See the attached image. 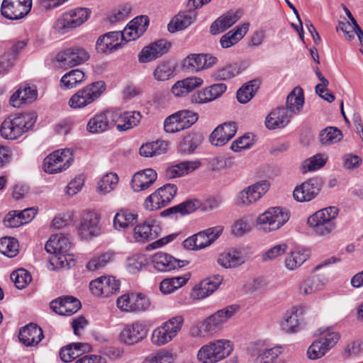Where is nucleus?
<instances>
[{
  "instance_id": "1",
  "label": "nucleus",
  "mask_w": 363,
  "mask_h": 363,
  "mask_svg": "<svg viewBox=\"0 0 363 363\" xmlns=\"http://www.w3.org/2000/svg\"><path fill=\"white\" fill-rule=\"evenodd\" d=\"M36 120L34 112L10 116L1 125V135L7 140H16L31 129Z\"/></svg>"
},
{
  "instance_id": "2",
  "label": "nucleus",
  "mask_w": 363,
  "mask_h": 363,
  "mask_svg": "<svg viewBox=\"0 0 363 363\" xmlns=\"http://www.w3.org/2000/svg\"><path fill=\"white\" fill-rule=\"evenodd\" d=\"M339 209L336 206H328L317 211L307 218V225L317 236H326L336 227L335 219Z\"/></svg>"
},
{
  "instance_id": "3",
  "label": "nucleus",
  "mask_w": 363,
  "mask_h": 363,
  "mask_svg": "<svg viewBox=\"0 0 363 363\" xmlns=\"http://www.w3.org/2000/svg\"><path fill=\"white\" fill-rule=\"evenodd\" d=\"M71 247L72 243L67 236L57 234L50 237L47 241L45 248L48 253L54 255L52 258L53 264H56L60 267L69 269L75 264V261L69 254Z\"/></svg>"
},
{
  "instance_id": "4",
  "label": "nucleus",
  "mask_w": 363,
  "mask_h": 363,
  "mask_svg": "<svg viewBox=\"0 0 363 363\" xmlns=\"http://www.w3.org/2000/svg\"><path fill=\"white\" fill-rule=\"evenodd\" d=\"M291 217L289 209L281 207H272L260 214L256 220L259 230L264 233L275 231L288 222Z\"/></svg>"
},
{
  "instance_id": "5",
  "label": "nucleus",
  "mask_w": 363,
  "mask_h": 363,
  "mask_svg": "<svg viewBox=\"0 0 363 363\" xmlns=\"http://www.w3.org/2000/svg\"><path fill=\"white\" fill-rule=\"evenodd\" d=\"M91 10L85 7L70 9L56 20L54 28L60 34H65L84 23L91 15Z\"/></svg>"
},
{
  "instance_id": "6",
  "label": "nucleus",
  "mask_w": 363,
  "mask_h": 363,
  "mask_svg": "<svg viewBox=\"0 0 363 363\" xmlns=\"http://www.w3.org/2000/svg\"><path fill=\"white\" fill-rule=\"evenodd\" d=\"M184 323L182 315L174 316L156 328L151 335V342L155 346H162L177 336Z\"/></svg>"
},
{
  "instance_id": "7",
  "label": "nucleus",
  "mask_w": 363,
  "mask_h": 363,
  "mask_svg": "<svg viewBox=\"0 0 363 363\" xmlns=\"http://www.w3.org/2000/svg\"><path fill=\"white\" fill-rule=\"evenodd\" d=\"M106 86L104 82L99 81L86 85L77 91L69 99L68 104L72 108H84L101 96L105 91Z\"/></svg>"
},
{
  "instance_id": "8",
  "label": "nucleus",
  "mask_w": 363,
  "mask_h": 363,
  "mask_svg": "<svg viewBox=\"0 0 363 363\" xmlns=\"http://www.w3.org/2000/svg\"><path fill=\"white\" fill-rule=\"evenodd\" d=\"M177 186L173 184H166L148 196L143 203L147 211H154L167 206L176 196Z\"/></svg>"
},
{
  "instance_id": "9",
  "label": "nucleus",
  "mask_w": 363,
  "mask_h": 363,
  "mask_svg": "<svg viewBox=\"0 0 363 363\" xmlns=\"http://www.w3.org/2000/svg\"><path fill=\"white\" fill-rule=\"evenodd\" d=\"M73 161V154L69 149L58 150L44 159L43 169L48 174H56L67 169Z\"/></svg>"
},
{
  "instance_id": "10",
  "label": "nucleus",
  "mask_w": 363,
  "mask_h": 363,
  "mask_svg": "<svg viewBox=\"0 0 363 363\" xmlns=\"http://www.w3.org/2000/svg\"><path fill=\"white\" fill-rule=\"evenodd\" d=\"M337 333L328 330L323 333L321 337L313 341L307 350V356L311 360L323 357L328 352L333 348L339 341Z\"/></svg>"
},
{
  "instance_id": "11",
  "label": "nucleus",
  "mask_w": 363,
  "mask_h": 363,
  "mask_svg": "<svg viewBox=\"0 0 363 363\" xmlns=\"http://www.w3.org/2000/svg\"><path fill=\"white\" fill-rule=\"evenodd\" d=\"M198 120V115L188 110H182L168 116L164 122V129L174 133L189 128Z\"/></svg>"
},
{
  "instance_id": "12",
  "label": "nucleus",
  "mask_w": 363,
  "mask_h": 363,
  "mask_svg": "<svg viewBox=\"0 0 363 363\" xmlns=\"http://www.w3.org/2000/svg\"><path fill=\"white\" fill-rule=\"evenodd\" d=\"M118 308L124 312L134 313L147 311L150 307L149 298L141 293L125 294L118 298Z\"/></svg>"
},
{
  "instance_id": "13",
  "label": "nucleus",
  "mask_w": 363,
  "mask_h": 363,
  "mask_svg": "<svg viewBox=\"0 0 363 363\" xmlns=\"http://www.w3.org/2000/svg\"><path fill=\"white\" fill-rule=\"evenodd\" d=\"M147 335V328L144 322L137 320L124 325L119 333V341L126 345H134L141 342Z\"/></svg>"
},
{
  "instance_id": "14",
  "label": "nucleus",
  "mask_w": 363,
  "mask_h": 363,
  "mask_svg": "<svg viewBox=\"0 0 363 363\" xmlns=\"http://www.w3.org/2000/svg\"><path fill=\"white\" fill-rule=\"evenodd\" d=\"M239 306L230 305L218 311L206 319V336H212L222 330V325L231 318L238 311Z\"/></svg>"
},
{
  "instance_id": "15",
  "label": "nucleus",
  "mask_w": 363,
  "mask_h": 363,
  "mask_svg": "<svg viewBox=\"0 0 363 363\" xmlns=\"http://www.w3.org/2000/svg\"><path fill=\"white\" fill-rule=\"evenodd\" d=\"M233 351V345L229 340L219 339L206 345V363H217Z\"/></svg>"
},
{
  "instance_id": "16",
  "label": "nucleus",
  "mask_w": 363,
  "mask_h": 363,
  "mask_svg": "<svg viewBox=\"0 0 363 363\" xmlns=\"http://www.w3.org/2000/svg\"><path fill=\"white\" fill-rule=\"evenodd\" d=\"M32 0H3L1 13L9 20H18L25 17L30 11Z\"/></svg>"
},
{
  "instance_id": "17",
  "label": "nucleus",
  "mask_w": 363,
  "mask_h": 363,
  "mask_svg": "<svg viewBox=\"0 0 363 363\" xmlns=\"http://www.w3.org/2000/svg\"><path fill=\"white\" fill-rule=\"evenodd\" d=\"M270 184L267 180L259 181L241 191L237 198L236 204L248 206L258 201L269 190Z\"/></svg>"
},
{
  "instance_id": "18",
  "label": "nucleus",
  "mask_w": 363,
  "mask_h": 363,
  "mask_svg": "<svg viewBox=\"0 0 363 363\" xmlns=\"http://www.w3.org/2000/svg\"><path fill=\"white\" fill-rule=\"evenodd\" d=\"M117 115L113 110H106L94 115L86 125V130L92 134L102 133L114 126Z\"/></svg>"
},
{
  "instance_id": "19",
  "label": "nucleus",
  "mask_w": 363,
  "mask_h": 363,
  "mask_svg": "<svg viewBox=\"0 0 363 363\" xmlns=\"http://www.w3.org/2000/svg\"><path fill=\"white\" fill-rule=\"evenodd\" d=\"M320 189V180L318 178H311L295 187L293 196L298 202H308L318 196Z\"/></svg>"
},
{
  "instance_id": "20",
  "label": "nucleus",
  "mask_w": 363,
  "mask_h": 363,
  "mask_svg": "<svg viewBox=\"0 0 363 363\" xmlns=\"http://www.w3.org/2000/svg\"><path fill=\"white\" fill-rule=\"evenodd\" d=\"M91 293L96 296H110L120 289V281L113 277H102L94 281L89 284Z\"/></svg>"
},
{
  "instance_id": "21",
  "label": "nucleus",
  "mask_w": 363,
  "mask_h": 363,
  "mask_svg": "<svg viewBox=\"0 0 363 363\" xmlns=\"http://www.w3.org/2000/svg\"><path fill=\"white\" fill-rule=\"evenodd\" d=\"M189 263L186 260L177 259L172 255L157 252L151 257V264L153 268L160 272H168L177 268L186 266Z\"/></svg>"
},
{
  "instance_id": "22",
  "label": "nucleus",
  "mask_w": 363,
  "mask_h": 363,
  "mask_svg": "<svg viewBox=\"0 0 363 363\" xmlns=\"http://www.w3.org/2000/svg\"><path fill=\"white\" fill-rule=\"evenodd\" d=\"M306 308L303 306H293L286 311L279 322L280 329L286 333H296L300 328L299 318L305 313Z\"/></svg>"
},
{
  "instance_id": "23",
  "label": "nucleus",
  "mask_w": 363,
  "mask_h": 363,
  "mask_svg": "<svg viewBox=\"0 0 363 363\" xmlns=\"http://www.w3.org/2000/svg\"><path fill=\"white\" fill-rule=\"evenodd\" d=\"M149 18L147 16H137L128 23L123 31L121 38L125 42L135 40L140 38L147 30Z\"/></svg>"
},
{
  "instance_id": "24",
  "label": "nucleus",
  "mask_w": 363,
  "mask_h": 363,
  "mask_svg": "<svg viewBox=\"0 0 363 363\" xmlns=\"http://www.w3.org/2000/svg\"><path fill=\"white\" fill-rule=\"evenodd\" d=\"M99 216L91 211L83 214L77 228L79 235L82 239L88 240L99 233Z\"/></svg>"
},
{
  "instance_id": "25",
  "label": "nucleus",
  "mask_w": 363,
  "mask_h": 363,
  "mask_svg": "<svg viewBox=\"0 0 363 363\" xmlns=\"http://www.w3.org/2000/svg\"><path fill=\"white\" fill-rule=\"evenodd\" d=\"M160 230L158 221L148 218L134 228V238L138 242H146L158 237Z\"/></svg>"
},
{
  "instance_id": "26",
  "label": "nucleus",
  "mask_w": 363,
  "mask_h": 363,
  "mask_svg": "<svg viewBox=\"0 0 363 363\" xmlns=\"http://www.w3.org/2000/svg\"><path fill=\"white\" fill-rule=\"evenodd\" d=\"M237 133L235 122L229 121L217 126L211 133L209 140L213 145L223 146L230 140Z\"/></svg>"
},
{
  "instance_id": "27",
  "label": "nucleus",
  "mask_w": 363,
  "mask_h": 363,
  "mask_svg": "<svg viewBox=\"0 0 363 363\" xmlns=\"http://www.w3.org/2000/svg\"><path fill=\"white\" fill-rule=\"evenodd\" d=\"M240 9H231L218 17L211 26L210 32L213 35L220 33L236 23L242 17Z\"/></svg>"
},
{
  "instance_id": "28",
  "label": "nucleus",
  "mask_w": 363,
  "mask_h": 363,
  "mask_svg": "<svg viewBox=\"0 0 363 363\" xmlns=\"http://www.w3.org/2000/svg\"><path fill=\"white\" fill-rule=\"evenodd\" d=\"M89 57V53L82 48L74 47L65 50L57 55V60L63 65L74 67L86 62Z\"/></svg>"
},
{
  "instance_id": "29",
  "label": "nucleus",
  "mask_w": 363,
  "mask_h": 363,
  "mask_svg": "<svg viewBox=\"0 0 363 363\" xmlns=\"http://www.w3.org/2000/svg\"><path fill=\"white\" fill-rule=\"evenodd\" d=\"M51 309L61 315H71L81 308L80 301L73 296L60 297L50 303Z\"/></svg>"
},
{
  "instance_id": "30",
  "label": "nucleus",
  "mask_w": 363,
  "mask_h": 363,
  "mask_svg": "<svg viewBox=\"0 0 363 363\" xmlns=\"http://www.w3.org/2000/svg\"><path fill=\"white\" fill-rule=\"evenodd\" d=\"M170 47V44L164 40H157L145 47L138 55V60L140 62L145 63L161 57L167 52Z\"/></svg>"
},
{
  "instance_id": "31",
  "label": "nucleus",
  "mask_w": 363,
  "mask_h": 363,
  "mask_svg": "<svg viewBox=\"0 0 363 363\" xmlns=\"http://www.w3.org/2000/svg\"><path fill=\"white\" fill-rule=\"evenodd\" d=\"M157 174L152 169H146L136 172L131 180L134 191L139 192L150 188L157 180Z\"/></svg>"
},
{
  "instance_id": "32",
  "label": "nucleus",
  "mask_w": 363,
  "mask_h": 363,
  "mask_svg": "<svg viewBox=\"0 0 363 363\" xmlns=\"http://www.w3.org/2000/svg\"><path fill=\"white\" fill-rule=\"evenodd\" d=\"M113 113L117 115L115 118L114 125H116L118 131H126L138 125L140 123L142 116L138 111H125L122 113L119 110H113Z\"/></svg>"
},
{
  "instance_id": "33",
  "label": "nucleus",
  "mask_w": 363,
  "mask_h": 363,
  "mask_svg": "<svg viewBox=\"0 0 363 363\" xmlns=\"http://www.w3.org/2000/svg\"><path fill=\"white\" fill-rule=\"evenodd\" d=\"M201 164L200 160L184 161L167 167L164 172V176L168 179L181 177L194 172Z\"/></svg>"
},
{
  "instance_id": "34",
  "label": "nucleus",
  "mask_w": 363,
  "mask_h": 363,
  "mask_svg": "<svg viewBox=\"0 0 363 363\" xmlns=\"http://www.w3.org/2000/svg\"><path fill=\"white\" fill-rule=\"evenodd\" d=\"M197 12L194 10H186L177 14L167 25L170 33L182 30L191 26L196 19Z\"/></svg>"
},
{
  "instance_id": "35",
  "label": "nucleus",
  "mask_w": 363,
  "mask_h": 363,
  "mask_svg": "<svg viewBox=\"0 0 363 363\" xmlns=\"http://www.w3.org/2000/svg\"><path fill=\"white\" fill-rule=\"evenodd\" d=\"M203 80L200 77H190L177 81L171 88L172 94L176 97H183L201 86Z\"/></svg>"
},
{
  "instance_id": "36",
  "label": "nucleus",
  "mask_w": 363,
  "mask_h": 363,
  "mask_svg": "<svg viewBox=\"0 0 363 363\" xmlns=\"http://www.w3.org/2000/svg\"><path fill=\"white\" fill-rule=\"evenodd\" d=\"M43 337V333L40 327L30 323L23 327L19 332V340L26 346L37 345Z\"/></svg>"
},
{
  "instance_id": "37",
  "label": "nucleus",
  "mask_w": 363,
  "mask_h": 363,
  "mask_svg": "<svg viewBox=\"0 0 363 363\" xmlns=\"http://www.w3.org/2000/svg\"><path fill=\"white\" fill-rule=\"evenodd\" d=\"M250 28L249 23H242L224 34L220 39V46L223 48L236 45L247 34Z\"/></svg>"
},
{
  "instance_id": "38",
  "label": "nucleus",
  "mask_w": 363,
  "mask_h": 363,
  "mask_svg": "<svg viewBox=\"0 0 363 363\" xmlns=\"http://www.w3.org/2000/svg\"><path fill=\"white\" fill-rule=\"evenodd\" d=\"M291 116L287 114L284 108H277L272 110L266 117L265 125L269 130L283 128L288 125Z\"/></svg>"
},
{
  "instance_id": "39",
  "label": "nucleus",
  "mask_w": 363,
  "mask_h": 363,
  "mask_svg": "<svg viewBox=\"0 0 363 363\" xmlns=\"http://www.w3.org/2000/svg\"><path fill=\"white\" fill-rule=\"evenodd\" d=\"M245 262L243 252L240 248H231L221 253L218 263L224 268H233Z\"/></svg>"
},
{
  "instance_id": "40",
  "label": "nucleus",
  "mask_w": 363,
  "mask_h": 363,
  "mask_svg": "<svg viewBox=\"0 0 363 363\" xmlns=\"http://www.w3.org/2000/svg\"><path fill=\"white\" fill-rule=\"evenodd\" d=\"M121 38L120 32H110L101 37L96 41V49L103 53H111L121 47L118 40Z\"/></svg>"
},
{
  "instance_id": "41",
  "label": "nucleus",
  "mask_w": 363,
  "mask_h": 363,
  "mask_svg": "<svg viewBox=\"0 0 363 363\" xmlns=\"http://www.w3.org/2000/svg\"><path fill=\"white\" fill-rule=\"evenodd\" d=\"M304 104V96L301 88L296 87L288 95L286 99V108L287 114L291 116V118L301 113L303 109Z\"/></svg>"
},
{
  "instance_id": "42",
  "label": "nucleus",
  "mask_w": 363,
  "mask_h": 363,
  "mask_svg": "<svg viewBox=\"0 0 363 363\" xmlns=\"http://www.w3.org/2000/svg\"><path fill=\"white\" fill-rule=\"evenodd\" d=\"M37 96L38 92L35 89L30 86H24L13 94L10 99V104L13 107L19 108L23 104L33 102L37 99Z\"/></svg>"
},
{
  "instance_id": "43",
  "label": "nucleus",
  "mask_w": 363,
  "mask_h": 363,
  "mask_svg": "<svg viewBox=\"0 0 363 363\" xmlns=\"http://www.w3.org/2000/svg\"><path fill=\"white\" fill-rule=\"evenodd\" d=\"M310 256L309 251L303 247H296L286 257L284 265L290 271L300 267Z\"/></svg>"
},
{
  "instance_id": "44",
  "label": "nucleus",
  "mask_w": 363,
  "mask_h": 363,
  "mask_svg": "<svg viewBox=\"0 0 363 363\" xmlns=\"http://www.w3.org/2000/svg\"><path fill=\"white\" fill-rule=\"evenodd\" d=\"M201 205V202L197 199L186 200L179 205L164 210L162 212V216H168L173 215L176 217H177V215L181 216H186L194 212L196 209L199 208Z\"/></svg>"
},
{
  "instance_id": "45",
  "label": "nucleus",
  "mask_w": 363,
  "mask_h": 363,
  "mask_svg": "<svg viewBox=\"0 0 363 363\" xmlns=\"http://www.w3.org/2000/svg\"><path fill=\"white\" fill-rule=\"evenodd\" d=\"M247 66L246 62L229 65L213 72L212 77L215 80H227L242 73Z\"/></svg>"
},
{
  "instance_id": "46",
  "label": "nucleus",
  "mask_w": 363,
  "mask_h": 363,
  "mask_svg": "<svg viewBox=\"0 0 363 363\" xmlns=\"http://www.w3.org/2000/svg\"><path fill=\"white\" fill-rule=\"evenodd\" d=\"M175 64L169 60L159 62L152 71V77L157 82H166L174 76Z\"/></svg>"
},
{
  "instance_id": "47",
  "label": "nucleus",
  "mask_w": 363,
  "mask_h": 363,
  "mask_svg": "<svg viewBox=\"0 0 363 363\" xmlns=\"http://www.w3.org/2000/svg\"><path fill=\"white\" fill-rule=\"evenodd\" d=\"M189 279L188 274L164 279L160 282V290L164 295L170 294L184 286Z\"/></svg>"
},
{
  "instance_id": "48",
  "label": "nucleus",
  "mask_w": 363,
  "mask_h": 363,
  "mask_svg": "<svg viewBox=\"0 0 363 363\" xmlns=\"http://www.w3.org/2000/svg\"><path fill=\"white\" fill-rule=\"evenodd\" d=\"M260 84L259 79H254L244 84L237 91L238 101L241 104L250 101L259 89Z\"/></svg>"
},
{
  "instance_id": "49",
  "label": "nucleus",
  "mask_w": 363,
  "mask_h": 363,
  "mask_svg": "<svg viewBox=\"0 0 363 363\" xmlns=\"http://www.w3.org/2000/svg\"><path fill=\"white\" fill-rule=\"evenodd\" d=\"M323 285L318 277H311L300 283L298 292L303 296L311 295L320 291L323 288Z\"/></svg>"
},
{
  "instance_id": "50",
  "label": "nucleus",
  "mask_w": 363,
  "mask_h": 363,
  "mask_svg": "<svg viewBox=\"0 0 363 363\" xmlns=\"http://www.w3.org/2000/svg\"><path fill=\"white\" fill-rule=\"evenodd\" d=\"M182 67L188 72L195 73L204 69V54H191L186 57L182 62Z\"/></svg>"
},
{
  "instance_id": "51",
  "label": "nucleus",
  "mask_w": 363,
  "mask_h": 363,
  "mask_svg": "<svg viewBox=\"0 0 363 363\" xmlns=\"http://www.w3.org/2000/svg\"><path fill=\"white\" fill-rule=\"evenodd\" d=\"M85 74L79 69H73L64 74L60 80V86L64 89H70L84 81Z\"/></svg>"
},
{
  "instance_id": "52",
  "label": "nucleus",
  "mask_w": 363,
  "mask_h": 363,
  "mask_svg": "<svg viewBox=\"0 0 363 363\" xmlns=\"http://www.w3.org/2000/svg\"><path fill=\"white\" fill-rule=\"evenodd\" d=\"M328 161V156L323 153L316 154L305 160L301 166V170L303 173L314 172L322 168Z\"/></svg>"
},
{
  "instance_id": "53",
  "label": "nucleus",
  "mask_w": 363,
  "mask_h": 363,
  "mask_svg": "<svg viewBox=\"0 0 363 363\" xmlns=\"http://www.w3.org/2000/svg\"><path fill=\"white\" fill-rule=\"evenodd\" d=\"M138 220V215L127 211H121L117 213L113 219V226L116 229L124 230L130 225H134Z\"/></svg>"
},
{
  "instance_id": "54",
  "label": "nucleus",
  "mask_w": 363,
  "mask_h": 363,
  "mask_svg": "<svg viewBox=\"0 0 363 363\" xmlns=\"http://www.w3.org/2000/svg\"><path fill=\"white\" fill-rule=\"evenodd\" d=\"M319 139L323 145H330L340 142L342 139V134L337 128L327 127L320 131Z\"/></svg>"
},
{
  "instance_id": "55",
  "label": "nucleus",
  "mask_w": 363,
  "mask_h": 363,
  "mask_svg": "<svg viewBox=\"0 0 363 363\" xmlns=\"http://www.w3.org/2000/svg\"><path fill=\"white\" fill-rule=\"evenodd\" d=\"M337 28L340 29L344 33L345 37L347 40H352L357 35L360 45L363 46V32L358 24H351L349 21H347L340 22Z\"/></svg>"
},
{
  "instance_id": "56",
  "label": "nucleus",
  "mask_w": 363,
  "mask_h": 363,
  "mask_svg": "<svg viewBox=\"0 0 363 363\" xmlns=\"http://www.w3.org/2000/svg\"><path fill=\"white\" fill-rule=\"evenodd\" d=\"M114 258V254L111 251H108L101 254L99 256L94 257L86 264V268L89 271H94L104 267L108 263L112 262Z\"/></svg>"
},
{
  "instance_id": "57",
  "label": "nucleus",
  "mask_w": 363,
  "mask_h": 363,
  "mask_svg": "<svg viewBox=\"0 0 363 363\" xmlns=\"http://www.w3.org/2000/svg\"><path fill=\"white\" fill-rule=\"evenodd\" d=\"M118 182V177L116 173L110 172L104 175L98 182V190L103 194L113 190Z\"/></svg>"
},
{
  "instance_id": "58",
  "label": "nucleus",
  "mask_w": 363,
  "mask_h": 363,
  "mask_svg": "<svg viewBox=\"0 0 363 363\" xmlns=\"http://www.w3.org/2000/svg\"><path fill=\"white\" fill-rule=\"evenodd\" d=\"M175 355L169 350H161L147 356L143 363H174Z\"/></svg>"
},
{
  "instance_id": "59",
  "label": "nucleus",
  "mask_w": 363,
  "mask_h": 363,
  "mask_svg": "<svg viewBox=\"0 0 363 363\" xmlns=\"http://www.w3.org/2000/svg\"><path fill=\"white\" fill-rule=\"evenodd\" d=\"M147 259L144 255L136 254L126 259L125 267L131 274L139 272L147 264Z\"/></svg>"
},
{
  "instance_id": "60",
  "label": "nucleus",
  "mask_w": 363,
  "mask_h": 363,
  "mask_svg": "<svg viewBox=\"0 0 363 363\" xmlns=\"http://www.w3.org/2000/svg\"><path fill=\"white\" fill-rule=\"evenodd\" d=\"M83 345L82 343H73L61 349L60 356L64 362H70L77 357Z\"/></svg>"
},
{
  "instance_id": "61",
  "label": "nucleus",
  "mask_w": 363,
  "mask_h": 363,
  "mask_svg": "<svg viewBox=\"0 0 363 363\" xmlns=\"http://www.w3.org/2000/svg\"><path fill=\"white\" fill-rule=\"evenodd\" d=\"M183 246L186 250H199L204 248V230L200 231L184 240Z\"/></svg>"
},
{
  "instance_id": "62",
  "label": "nucleus",
  "mask_w": 363,
  "mask_h": 363,
  "mask_svg": "<svg viewBox=\"0 0 363 363\" xmlns=\"http://www.w3.org/2000/svg\"><path fill=\"white\" fill-rule=\"evenodd\" d=\"M0 250L9 257H13L18 251V242L13 238H4L0 240Z\"/></svg>"
},
{
  "instance_id": "63",
  "label": "nucleus",
  "mask_w": 363,
  "mask_h": 363,
  "mask_svg": "<svg viewBox=\"0 0 363 363\" xmlns=\"http://www.w3.org/2000/svg\"><path fill=\"white\" fill-rule=\"evenodd\" d=\"M11 279L15 286L19 289H24L32 280L30 273L24 269H18L11 274Z\"/></svg>"
},
{
  "instance_id": "64",
  "label": "nucleus",
  "mask_w": 363,
  "mask_h": 363,
  "mask_svg": "<svg viewBox=\"0 0 363 363\" xmlns=\"http://www.w3.org/2000/svg\"><path fill=\"white\" fill-rule=\"evenodd\" d=\"M252 229L250 220L248 217L244 216L236 220L232 225L231 232L237 236L241 237L249 233Z\"/></svg>"
}]
</instances>
